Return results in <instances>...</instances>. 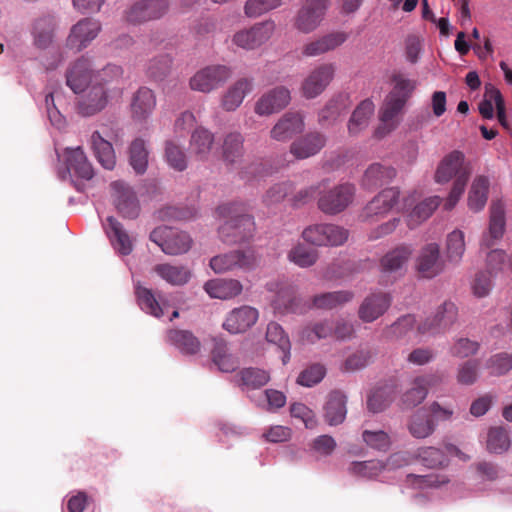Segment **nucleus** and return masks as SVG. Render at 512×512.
I'll return each mask as SVG.
<instances>
[{
  "mask_svg": "<svg viewBox=\"0 0 512 512\" xmlns=\"http://www.w3.org/2000/svg\"><path fill=\"white\" fill-rule=\"evenodd\" d=\"M219 217L225 219L219 227V237L226 244L244 243L251 239L254 233V222L247 214L246 205L241 202H231L218 207Z\"/></svg>",
  "mask_w": 512,
  "mask_h": 512,
  "instance_id": "nucleus-1",
  "label": "nucleus"
},
{
  "mask_svg": "<svg viewBox=\"0 0 512 512\" xmlns=\"http://www.w3.org/2000/svg\"><path fill=\"white\" fill-rule=\"evenodd\" d=\"M469 178L468 165L464 163V155L458 150L446 154L445 158L441 159L440 165L434 172V181L438 184H445L448 181H453L450 195L445 201V210L450 211L456 206L457 201L463 195L464 187Z\"/></svg>",
  "mask_w": 512,
  "mask_h": 512,
  "instance_id": "nucleus-2",
  "label": "nucleus"
},
{
  "mask_svg": "<svg viewBox=\"0 0 512 512\" xmlns=\"http://www.w3.org/2000/svg\"><path fill=\"white\" fill-rule=\"evenodd\" d=\"M122 77V68L119 65L108 64L106 67L92 74L90 60L80 58L70 67L67 74V86L75 94L85 91L90 86H101L105 88L109 83L118 81Z\"/></svg>",
  "mask_w": 512,
  "mask_h": 512,
  "instance_id": "nucleus-3",
  "label": "nucleus"
},
{
  "mask_svg": "<svg viewBox=\"0 0 512 512\" xmlns=\"http://www.w3.org/2000/svg\"><path fill=\"white\" fill-rule=\"evenodd\" d=\"M150 241L167 255H182L190 250L191 238L186 232L167 226H159L150 233Z\"/></svg>",
  "mask_w": 512,
  "mask_h": 512,
  "instance_id": "nucleus-4",
  "label": "nucleus"
},
{
  "mask_svg": "<svg viewBox=\"0 0 512 512\" xmlns=\"http://www.w3.org/2000/svg\"><path fill=\"white\" fill-rule=\"evenodd\" d=\"M232 75L230 68L225 65H207L190 77V90L201 94H209L222 87Z\"/></svg>",
  "mask_w": 512,
  "mask_h": 512,
  "instance_id": "nucleus-5",
  "label": "nucleus"
},
{
  "mask_svg": "<svg viewBox=\"0 0 512 512\" xmlns=\"http://www.w3.org/2000/svg\"><path fill=\"white\" fill-rule=\"evenodd\" d=\"M347 230L335 224H316L302 231V239L312 246L336 247L347 241Z\"/></svg>",
  "mask_w": 512,
  "mask_h": 512,
  "instance_id": "nucleus-6",
  "label": "nucleus"
},
{
  "mask_svg": "<svg viewBox=\"0 0 512 512\" xmlns=\"http://www.w3.org/2000/svg\"><path fill=\"white\" fill-rule=\"evenodd\" d=\"M168 0H138L124 11V19L132 25L158 20L168 12Z\"/></svg>",
  "mask_w": 512,
  "mask_h": 512,
  "instance_id": "nucleus-7",
  "label": "nucleus"
},
{
  "mask_svg": "<svg viewBox=\"0 0 512 512\" xmlns=\"http://www.w3.org/2000/svg\"><path fill=\"white\" fill-rule=\"evenodd\" d=\"M353 197V185L349 183L336 185L319 195L318 208L324 215H337L351 205Z\"/></svg>",
  "mask_w": 512,
  "mask_h": 512,
  "instance_id": "nucleus-8",
  "label": "nucleus"
},
{
  "mask_svg": "<svg viewBox=\"0 0 512 512\" xmlns=\"http://www.w3.org/2000/svg\"><path fill=\"white\" fill-rule=\"evenodd\" d=\"M256 263V255L250 248L236 250L226 254L217 255L209 261V267L217 274L225 273L233 269H251Z\"/></svg>",
  "mask_w": 512,
  "mask_h": 512,
  "instance_id": "nucleus-9",
  "label": "nucleus"
},
{
  "mask_svg": "<svg viewBox=\"0 0 512 512\" xmlns=\"http://www.w3.org/2000/svg\"><path fill=\"white\" fill-rule=\"evenodd\" d=\"M273 32H275V23L262 21L249 29L236 32L233 36V43L240 49L253 50L268 42Z\"/></svg>",
  "mask_w": 512,
  "mask_h": 512,
  "instance_id": "nucleus-10",
  "label": "nucleus"
},
{
  "mask_svg": "<svg viewBox=\"0 0 512 512\" xmlns=\"http://www.w3.org/2000/svg\"><path fill=\"white\" fill-rule=\"evenodd\" d=\"M335 66L333 63H323L312 69L306 79L302 81V96L306 99L318 97L329 83L334 79Z\"/></svg>",
  "mask_w": 512,
  "mask_h": 512,
  "instance_id": "nucleus-11",
  "label": "nucleus"
},
{
  "mask_svg": "<svg viewBox=\"0 0 512 512\" xmlns=\"http://www.w3.org/2000/svg\"><path fill=\"white\" fill-rule=\"evenodd\" d=\"M327 5H329V0L304 1L301 9L297 12L296 22H294L296 29L306 34L315 30L322 22Z\"/></svg>",
  "mask_w": 512,
  "mask_h": 512,
  "instance_id": "nucleus-12",
  "label": "nucleus"
},
{
  "mask_svg": "<svg viewBox=\"0 0 512 512\" xmlns=\"http://www.w3.org/2000/svg\"><path fill=\"white\" fill-rule=\"evenodd\" d=\"M112 203L119 215L127 219H135L139 215V200L127 183L118 180L111 183Z\"/></svg>",
  "mask_w": 512,
  "mask_h": 512,
  "instance_id": "nucleus-13",
  "label": "nucleus"
},
{
  "mask_svg": "<svg viewBox=\"0 0 512 512\" xmlns=\"http://www.w3.org/2000/svg\"><path fill=\"white\" fill-rule=\"evenodd\" d=\"M399 196L400 192L397 188H388L380 191L363 208L362 215H360L363 222H372L387 215L397 205Z\"/></svg>",
  "mask_w": 512,
  "mask_h": 512,
  "instance_id": "nucleus-14",
  "label": "nucleus"
},
{
  "mask_svg": "<svg viewBox=\"0 0 512 512\" xmlns=\"http://www.w3.org/2000/svg\"><path fill=\"white\" fill-rule=\"evenodd\" d=\"M100 30H102V25H100L98 20L94 18L80 19V21L70 29L67 44L75 51H81L97 38Z\"/></svg>",
  "mask_w": 512,
  "mask_h": 512,
  "instance_id": "nucleus-15",
  "label": "nucleus"
},
{
  "mask_svg": "<svg viewBox=\"0 0 512 512\" xmlns=\"http://www.w3.org/2000/svg\"><path fill=\"white\" fill-rule=\"evenodd\" d=\"M442 376L438 373L418 376L412 379L411 387L402 394V405L413 408L422 403L427 396V391L441 384Z\"/></svg>",
  "mask_w": 512,
  "mask_h": 512,
  "instance_id": "nucleus-16",
  "label": "nucleus"
},
{
  "mask_svg": "<svg viewBox=\"0 0 512 512\" xmlns=\"http://www.w3.org/2000/svg\"><path fill=\"white\" fill-rule=\"evenodd\" d=\"M81 93L84 94L77 98L75 109L82 117H91L101 112L107 105V90L104 87L89 86L77 94Z\"/></svg>",
  "mask_w": 512,
  "mask_h": 512,
  "instance_id": "nucleus-17",
  "label": "nucleus"
},
{
  "mask_svg": "<svg viewBox=\"0 0 512 512\" xmlns=\"http://www.w3.org/2000/svg\"><path fill=\"white\" fill-rule=\"evenodd\" d=\"M444 270V262L439 257V245L428 243L419 251L416 258V271L419 277L433 279Z\"/></svg>",
  "mask_w": 512,
  "mask_h": 512,
  "instance_id": "nucleus-18",
  "label": "nucleus"
},
{
  "mask_svg": "<svg viewBox=\"0 0 512 512\" xmlns=\"http://www.w3.org/2000/svg\"><path fill=\"white\" fill-rule=\"evenodd\" d=\"M390 296L384 292L368 294L358 307V318L363 323H373L390 308Z\"/></svg>",
  "mask_w": 512,
  "mask_h": 512,
  "instance_id": "nucleus-19",
  "label": "nucleus"
},
{
  "mask_svg": "<svg viewBox=\"0 0 512 512\" xmlns=\"http://www.w3.org/2000/svg\"><path fill=\"white\" fill-rule=\"evenodd\" d=\"M290 103V91L282 86L276 87L255 103V114L258 116H269L284 109Z\"/></svg>",
  "mask_w": 512,
  "mask_h": 512,
  "instance_id": "nucleus-20",
  "label": "nucleus"
},
{
  "mask_svg": "<svg viewBox=\"0 0 512 512\" xmlns=\"http://www.w3.org/2000/svg\"><path fill=\"white\" fill-rule=\"evenodd\" d=\"M156 108V96L151 89L147 87H140L134 92L131 97V104H129V111H131V119L137 123H144Z\"/></svg>",
  "mask_w": 512,
  "mask_h": 512,
  "instance_id": "nucleus-21",
  "label": "nucleus"
},
{
  "mask_svg": "<svg viewBox=\"0 0 512 512\" xmlns=\"http://www.w3.org/2000/svg\"><path fill=\"white\" fill-rule=\"evenodd\" d=\"M346 32L336 31L325 34L314 41L307 42L302 46V56L306 58L318 57L328 52L334 51L346 42Z\"/></svg>",
  "mask_w": 512,
  "mask_h": 512,
  "instance_id": "nucleus-22",
  "label": "nucleus"
},
{
  "mask_svg": "<svg viewBox=\"0 0 512 512\" xmlns=\"http://www.w3.org/2000/svg\"><path fill=\"white\" fill-rule=\"evenodd\" d=\"M257 321V310L254 307L242 306L228 313L223 328L232 334H240L249 330Z\"/></svg>",
  "mask_w": 512,
  "mask_h": 512,
  "instance_id": "nucleus-23",
  "label": "nucleus"
},
{
  "mask_svg": "<svg viewBox=\"0 0 512 512\" xmlns=\"http://www.w3.org/2000/svg\"><path fill=\"white\" fill-rule=\"evenodd\" d=\"M303 118L298 112H287L280 117L270 130V138L278 142H286L294 136L302 133Z\"/></svg>",
  "mask_w": 512,
  "mask_h": 512,
  "instance_id": "nucleus-24",
  "label": "nucleus"
},
{
  "mask_svg": "<svg viewBox=\"0 0 512 512\" xmlns=\"http://www.w3.org/2000/svg\"><path fill=\"white\" fill-rule=\"evenodd\" d=\"M325 145V137L319 132H310L290 144V154L304 160L318 154Z\"/></svg>",
  "mask_w": 512,
  "mask_h": 512,
  "instance_id": "nucleus-25",
  "label": "nucleus"
},
{
  "mask_svg": "<svg viewBox=\"0 0 512 512\" xmlns=\"http://www.w3.org/2000/svg\"><path fill=\"white\" fill-rule=\"evenodd\" d=\"M104 229H106V234L109 237V241H111L112 248L119 255L128 256L132 252V240H130L129 234H127L122 224L116 218L112 216L107 217Z\"/></svg>",
  "mask_w": 512,
  "mask_h": 512,
  "instance_id": "nucleus-26",
  "label": "nucleus"
},
{
  "mask_svg": "<svg viewBox=\"0 0 512 512\" xmlns=\"http://www.w3.org/2000/svg\"><path fill=\"white\" fill-rule=\"evenodd\" d=\"M204 291L213 299L228 300L242 292V285L232 278H216L204 284Z\"/></svg>",
  "mask_w": 512,
  "mask_h": 512,
  "instance_id": "nucleus-27",
  "label": "nucleus"
},
{
  "mask_svg": "<svg viewBox=\"0 0 512 512\" xmlns=\"http://www.w3.org/2000/svg\"><path fill=\"white\" fill-rule=\"evenodd\" d=\"M190 155L197 161H207L213 150V133L203 127H197L189 140Z\"/></svg>",
  "mask_w": 512,
  "mask_h": 512,
  "instance_id": "nucleus-28",
  "label": "nucleus"
},
{
  "mask_svg": "<svg viewBox=\"0 0 512 512\" xmlns=\"http://www.w3.org/2000/svg\"><path fill=\"white\" fill-rule=\"evenodd\" d=\"M65 169H67L68 176L80 178L83 180H90L93 176V169L85 157L83 150L80 148L65 151Z\"/></svg>",
  "mask_w": 512,
  "mask_h": 512,
  "instance_id": "nucleus-29",
  "label": "nucleus"
},
{
  "mask_svg": "<svg viewBox=\"0 0 512 512\" xmlns=\"http://www.w3.org/2000/svg\"><path fill=\"white\" fill-rule=\"evenodd\" d=\"M251 90V78H240V80L229 86L226 93L223 94V98H221V107H223L224 111L227 112L235 111V109L239 108L242 101L246 95L251 92Z\"/></svg>",
  "mask_w": 512,
  "mask_h": 512,
  "instance_id": "nucleus-30",
  "label": "nucleus"
},
{
  "mask_svg": "<svg viewBox=\"0 0 512 512\" xmlns=\"http://www.w3.org/2000/svg\"><path fill=\"white\" fill-rule=\"evenodd\" d=\"M90 149L96 155L97 161L106 170H111L115 167V153H113L112 144L103 137L100 131H94L90 134Z\"/></svg>",
  "mask_w": 512,
  "mask_h": 512,
  "instance_id": "nucleus-31",
  "label": "nucleus"
},
{
  "mask_svg": "<svg viewBox=\"0 0 512 512\" xmlns=\"http://www.w3.org/2000/svg\"><path fill=\"white\" fill-rule=\"evenodd\" d=\"M346 418V396L340 391H333L328 395L324 404V420L329 426L341 424Z\"/></svg>",
  "mask_w": 512,
  "mask_h": 512,
  "instance_id": "nucleus-32",
  "label": "nucleus"
},
{
  "mask_svg": "<svg viewBox=\"0 0 512 512\" xmlns=\"http://www.w3.org/2000/svg\"><path fill=\"white\" fill-rule=\"evenodd\" d=\"M395 178V169L381 163H372L363 173L362 186L365 189H374L389 183Z\"/></svg>",
  "mask_w": 512,
  "mask_h": 512,
  "instance_id": "nucleus-33",
  "label": "nucleus"
},
{
  "mask_svg": "<svg viewBox=\"0 0 512 512\" xmlns=\"http://www.w3.org/2000/svg\"><path fill=\"white\" fill-rule=\"evenodd\" d=\"M167 341L184 355H195L200 351V341L188 330H168Z\"/></svg>",
  "mask_w": 512,
  "mask_h": 512,
  "instance_id": "nucleus-34",
  "label": "nucleus"
},
{
  "mask_svg": "<svg viewBox=\"0 0 512 512\" xmlns=\"http://www.w3.org/2000/svg\"><path fill=\"white\" fill-rule=\"evenodd\" d=\"M354 293L350 290H340L322 293L312 297V307L321 310H333L351 302Z\"/></svg>",
  "mask_w": 512,
  "mask_h": 512,
  "instance_id": "nucleus-35",
  "label": "nucleus"
},
{
  "mask_svg": "<svg viewBox=\"0 0 512 512\" xmlns=\"http://www.w3.org/2000/svg\"><path fill=\"white\" fill-rule=\"evenodd\" d=\"M375 112V104L369 99H365L356 106L351 113L350 121H348V133L356 136L368 127L369 119Z\"/></svg>",
  "mask_w": 512,
  "mask_h": 512,
  "instance_id": "nucleus-36",
  "label": "nucleus"
},
{
  "mask_svg": "<svg viewBox=\"0 0 512 512\" xmlns=\"http://www.w3.org/2000/svg\"><path fill=\"white\" fill-rule=\"evenodd\" d=\"M153 272L165 282L173 286H183L190 279V270L184 265H171L169 263L156 264Z\"/></svg>",
  "mask_w": 512,
  "mask_h": 512,
  "instance_id": "nucleus-37",
  "label": "nucleus"
},
{
  "mask_svg": "<svg viewBox=\"0 0 512 512\" xmlns=\"http://www.w3.org/2000/svg\"><path fill=\"white\" fill-rule=\"evenodd\" d=\"M505 227V216H503V206L500 202H494L490 206L489 234L482 238V247L490 248L494 240H498L503 235Z\"/></svg>",
  "mask_w": 512,
  "mask_h": 512,
  "instance_id": "nucleus-38",
  "label": "nucleus"
},
{
  "mask_svg": "<svg viewBox=\"0 0 512 512\" xmlns=\"http://www.w3.org/2000/svg\"><path fill=\"white\" fill-rule=\"evenodd\" d=\"M407 431L416 439H425L434 433V419L427 414L426 409H418L409 419Z\"/></svg>",
  "mask_w": 512,
  "mask_h": 512,
  "instance_id": "nucleus-39",
  "label": "nucleus"
},
{
  "mask_svg": "<svg viewBox=\"0 0 512 512\" xmlns=\"http://www.w3.org/2000/svg\"><path fill=\"white\" fill-rule=\"evenodd\" d=\"M412 255V250L407 245H401L380 259L382 273H396L400 271Z\"/></svg>",
  "mask_w": 512,
  "mask_h": 512,
  "instance_id": "nucleus-40",
  "label": "nucleus"
},
{
  "mask_svg": "<svg viewBox=\"0 0 512 512\" xmlns=\"http://www.w3.org/2000/svg\"><path fill=\"white\" fill-rule=\"evenodd\" d=\"M489 186L490 182L485 176L475 177L472 186H470V191H468V209L480 212L485 207Z\"/></svg>",
  "mask_w": 512,
  "mask_h": 512,
  "instance_id": "nucleus-41",
  "label": "nucleus"
},
{
  "mask_svg": "<svg viewBox=\"0 0 512 512\" xmlns=\"http://www.w3.org/2000/svg\"><path fill=\"white\" fill-rule=\"evenodd\" d=\"M493 108H502L505 111V103L503 102L500 91L491 84H485L484 99L480 101L479 113L484 119L493 118Z\"/></svg>",
  "mask_w": 512,
  "mask_h": 512,
  "instance_id": "nucleus-42",
  "label": "nucleus"
},
{
  "mask_svg": "<svg viewBox=\"0 0 512 512\" xmlns=\"http://www.w3.org/2000/svg\"><path fill=\"white\" fill-rule=\"evenodd\" d=\"M287 259L299 268H310L319 259V253L303 243H297L290 248Z\"/></svg>",
  "mask_w": 512,
  "mask_h": 512,
  "instance_id": "nucleus-43",
  "label": "nucleus"
},
{
  "mask_svg": "<svg viewBox=\"0 0 512 512\" xmlns=\"http://www.w3.org/2000/svg\"><path fill=\"white\" fill-rule=\"evenodd\" d=\"M267 342L279 348L284 355H282V363L286 364L290 360V340L285 331L281 328L280 324L270 322L267 325V333H265Z\"/></svg>",
  "mask_w": 512,
  "mask_h": 512,
  "instance_id": "nucleus-44",
  "label": "nucleus"
},
{
  "mask_svg": "<svg viewBox=\"0 0 512 512\" xmlns=\"http://www.w3.org/2000/svg\"><path fill=\"white\" fill-rule=\"evenodd\" d=\"M407 103L404 97H398L395 94L387 95L384 104L380 107V122H400V115Z\"/></svg>",
  "mask_w": 512,
  "mask_h": 512,
  "instance_id": "nucleus-45",
  "label": "nucleus"
},
{
  "mask_svg": "<svg viewBox=\"0 0 512 512\" xmlns=\"http://www.w3.org/2000/svg\"><path fill=\"white\" fill-rule=\"evenodd\" d=\"M244 138L239 132L226 134L223 139V160L224 163L231 165L236 163L244 153Z\"/></svg>",
  "mask_w": 512,
  "mask_h": 512,
  "instance_id": "nucleus-46",
  "label": "nucleus"
},
{
  "mask_svg": "<svg viewBox=\"0 0 512 512\" xmlns=\"http://www.w3.org/2000/svg\"><path fill=\"white\" fill-rule=\"evenodd\" d=\"M395 391L390 385H384L377 387L372 390V393L368 395L367 408L368 411L373 413H379L386 409L393 400Z\"/></svg>",
  "mask_w": 512,
  "mask_h": 512,
  "instance_id": "nucleus-47",
  "label": "nucleus"
},
{
  "mask_svg": "<svg viewBox=\"0 0 512 512\" xmlns=\"http://www.w3.org/2000/svg\"><path fill=\"white\" fill-rule=\"evenodd\" d=\"M53 33L54 19L51 16L36 20L33 27L34 45L40 49H46L51 44Z\"/></svg>",
  "mask_w": 512,
  "mask_h": 512,
  "instance_id": "nucleus-48",
  "label": "nucleus"
},
{
  "mask_svg": "<svg viewBox=\"0 0 512 512\" xmlns=\"http://www.w3.org/2000/svg\"><path fill=\"white\" fill-rule=\"evenodd\" d=\"M129 165L133 167L134 173L142 175L147 169L146 142L136 138L129 144Z\"/></svg>",
  "mask_w": 512,
  "mask_h": 512,
  "instance_id": "nucleus-49",
  "label": "nucleus"
},
{
  "mask_svg": "<svg viewBox=\"0 0 512 512\" xmlns=\"http://www.w3.org/2000/svg\"><path fill=\"white\" fill-rule=\"evenodd\" d=\"M212 363L218 366L219 371L223 373H231L237 368V361L227 352V346L222 340L214 341Z\"/></svg>",
  "mask_w": 512,
  "mask_h": 512,
  "instance_id": "nucleus-50",
  "label": "nucleus"
},
{
  "mask_svg": "<svg viewBox=\"0 0 512 512\" xmlns=\"http://www.w3.org/2000/svg\"><path fill=\"white\" fill-rule=\"evenodd\" d=\"M134 293H136V299H138V305H140L141 310L155 318L163 317L164 306L156 301L151 290L146 287L136 286Z\"/></svg>",
  "mask_w": 512,
  "mask_h": 512,
  "instance_id": "nucleus-51",
  "label": "nucleus"
},
{
  "mask_svg": "<svg viewBox=\"0 0 512 512\" xmlns=\"http://www.w3.org/2000/svg\"><path fill=\"white\" fill-rule=\"evenodd\" d=\"M464 254L463 231L455 229L446 236V260L456 265L461 262Z\"/></svg>",
  "mask_w": 512,
  "mask_h": 512,
  "instance_id": "nucleus-52",
  "label": "nucleus"
},
{
  "mask_svg": "<svg viewBox=\"0 0 512 512\" xmlns=\"http://www.w3.org/2000/svg\"><path fill=\"white\" fill-rule=\"evenodd\" d=\"M441 204L439 196L428 197L412 209L409 214V226L414 227L428 219L435 209Z\"/></svg>",
  "mask_w": 512,
  "mask_h": 512,
  "instance_id": "nucleus-53",
  "label": "nucleus"
},
{
  "mask_svg": "<svg viewBox=\"0 0 512 512\" xmlns=\"http://www.w3.org/2000/svg\"><path fill=\"white\" fill-rule=\"evenodd\" d=\"M415 326V317L406 314L397 318L396 322L385 328L384 335L389 341L402 340Z\"/></svg>",
  "mask_w": 512,
  "mask_h": 512,
  "instance_id": "nucleus-54",
  "label": "nucleus"
},
{
  "mask_svg": "<svg viewBox=\"0 0 512 512\" xmlns=\"http://www.w3.org/2000/svg\"><path fill=\"white\" fill-rule=\"evenodd\" d=\"M330 336H332V323L328 320L313 323L301 330V341L306 344H313Z\"/></svg>",
  "mask_w": 512,
  "mask_h": 512,
  "instance_id": "nucleus-55",
  "label": "nucleus"
},
{
  "mask_svg": "<svg viewBox=\"0 0 512 512\" xmlns=\"http://www.w3.org/2000/svg\"><path fill=\"white\" fill-rule=\"evenodd\" d=\"M449 480L442 474H428V475H407V484L411 485L412 488L423 490L427 488H439L447 484Z\"/></svg>",
  "mask_w": 512,
  "mask_h": 512,
  "instance_id": "nucleus-56",
  "label": "nucleus"
},
{
  "mask_svg": "<svg viewBox=\"0 0 512 512\" xmlns=\"http://www.w3.org/2000/svg\"><path fill=\"white\" fill-rule=\"evenodd\" d=\"M165 161L168 167L183 172L186 169V155L180 145L172 140L165 142Z\"/></svg>",
  "mask_w": 512,
  "mask_h": 512,
  "instance_id": "nucleus-57",
  "label": "nucleus"
},
{
  "mask_svg": "<svg viewBox=\"0 0 512 512\" xmlns=\"http://www.w3.org/2000/svg\"><path fill=\"white\" fill-rule=\"evenodd\" d=\"M293 191H295L293 182L290 180L283 181L267 190V193L263 196V203L267 206H272L288 198Z\"/></svg>",
  "mask_w": 512,
  "mask_h": 512,
  "instance_id": "nucleus-58",
  "label": "nucleus"
},
{
  "mask_svg": "<svg viewBox=\"0 0 512 512\" xmlns=\"http://www.w3.org/2000/svg\"><path fill=\"white\" fill-rule=\"evenodd\" d=\"M385 464L379 460L351 462L350 473L362 478L372 479L380 475Z\"/></svg>",
  "mask_w": 512,
  "mask_h": 512,
  "instance_id": "nucleus-59",
  "label": "nucleus"
},
{
  "mask_svg": "<svg viewBox=\"0 0 512 512\" xmlns=\"http://www.w3.org/2000/svg\"><path fill=\"white\" fill-rule=\"evenodd\" d=\"M241 384L249 389H259L269 381L268 372L258 368H245L240 372Z\"/></svg>",
  "mask_w": 512,
  "mask_h": 512,
  "instance_id": "nucleus-60",
  "label": "nucleus"
},
{
  "mask_svg": "<svg viewBox=\"0 0 512 512\" xmlns=\"http://www.w3.org/2000/svg\"><path fill=\"white\" fill-rule=\"evenodd\" d=\"M418 458L429 469H438L447 465V458L444 452L433 447L419 449Z\"/></svg>",
  "mask_w": 512,
  "mask_h": 512,
  "instance_id": "nucleus-61",
  "label": "nucleus"
},
{
  "mask_svg": "<svg viewBox=\"0 0 512 512\" xmlns=\"http://www.w3.org/2000/svg\"><path fill=\"white\" fill-rule=\"evenodd\" d=\"M510 441H508L507 431L502 427H493L487 435V449L489 452L501 454L508 449Z\"/></svg>",
  "mask_w": 512,
  "mask_h": 512,
  "instance_id": "nucleus-62",
  "label": "nucleus"
},
{
  "mask_svg": "<svg viewBox=\"0 0 512 512\" xmlns=\"http://www.w3.org/2000/svg\"><path fill=\"white\" fill-rule=\"evenodd\" d=\"M171 69V58L168 55H158L157 57L150 60L148 63V77L155 81L163 80Z\"/></svg>",
  "mask_w": 512,
  "mask_h": 512,
  "instance_id": "nucleus-63",
  "label": "nucleus"
},
{
  "mask_svg": "<svg viewBox=\"0 0 512 512\" xmlns=\"http://www.w3.org/2000/svg\"><path fill=\"white\" fill-rule=\"evenodd\" d=\"M362 439L368 448L385 452L390 448V436L383 430H366L362 433Z\"/></svg>",
  "mask_w": 512,
  "mask_h": 512,
  "instance_id": "nucleus-64",
  "label": "nucleus"
}]
</instances>
